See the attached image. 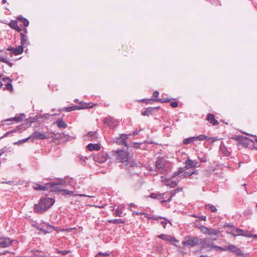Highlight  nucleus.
Instances as JSON below:
<instances>
[{
    "mask_svg": "<svg viewBox=\"0 0 257 257\" xmlns=\"http://www.w3.org/2000/svg\"><path fill=\"white\" fill-rule=\"evenodd\" d=\"M55 200L50 198L43 197L40 199L39 202L35 204L34 207L35 212L42 214L50 208L54 203Z\"/></svg>",
    "mask_w": 257,
    "mask_h": 257,
    "instance_id": "f257e3e1",
    "label": "nucleus"
},
{
    "mask_svg": "<svg viewBox=\"0 0 257 257\" xmlns=\"http://www.w3.org/2000/svg\"><path fill=\"white\" fill-rule=\"evenodd\" d=\"M112 155L118 163L127 162L126 165L134 167L136 164L128 159L129 154L127 152L123 150H118L112 152Z\"/></svg>",
    "mask_w": 257,
    "mask_h": 257,
    "instance_id": "f03ea898",
    "label": "nucleus"
},
{
    "mask_svg": "<svg viewBox=\"0 0 257 257\" xmlns=\"http://www.w3.org/2000/svg\"><path fill=\"white\" fill-rule=\"evenodd\" d=\"M228 233L233 236L241 235L248 237L257 238V235L251 233L250 231L238 228L234 226H231V230H230Z\"/></svg>",
    "mask_w": 257,
    "mask_h": 257,
    "instance_id": "7ed1b4c3",
    "label": "nucleus"
},
{
    "mask_svg": "<svg viewBox=\"0 0 257 257\" xmlns=\"http://www.w3.org/2000/svg\"><path fill=\"white\" fill-rule=\"evenodd\" d=\"M202 243V239L192 236H187L182 242L184 246L193 247Z\"/></svg>",
    "mask_w": 257,
    "mask_h": 257,
    "instance_id": "20e7f679",
    "label": "nucleus"
},
{
    "mask_svg": "<svg viewBox=\"0 0 257 257\" xmlns=\"http://www.w3.org/2000/svg\"><path fill=\"white\" fill-rule=\"evenodd\" d=\"M156 167L159 169L161 173H166L168 172L169 169V165L165 159L162 158H159L156 162Z\"/></svg>",
    "mask_w": 257,
    "mask_h": 257,
    "instance_id": "39448f33",
    "label": "nucleus"
},
{
    "mask_svg": "<svg viewBox=\"0 0 257 257\" xmlns=\"http://www.w3.org/2000/svg\"><path fill=\"white\" fill-rule=\"evenodd\" d=\"M107 154L105 152H100L93 157V160L98 163H103L105 162L107 159Z\"/></svg>",
    "mask_w": 257,
    "mask_h": 257,
    "instance_id": "423d86ee",
    "label": "nucleus"
},
{
    "mask_svg": "<svg viewBox=\"0 0 257 257\" xmlns=\"http://www.w3.org/2000/svg\"><path fill=\"white\" fill-rule=\"evenodd\" d=\"M158 237L163 239L165 241L171 242L174 245H176V243L179 242V240L170 235L161 234L158 236Z\"/></svg>",
    "mask_w": 257,
    "mask_h": 257,
    "instance_id": "0eeeda50",
    "label": "nucleus"
},
{
    "mask_svg": "<svg viewBox=\"0 0 257 257\" xmlns=\"http://www.w3.org/2000/svg\"><path fill=\"white\" fill-rule=\"evenodd\" d=\"M226 251L232 252L237 255H243V252L240 248L231 244L226 245Z\"/></svg>",
    "mask_w": 257,
    "mask_h": 257,
    "instance_id": "6e6552de",
    "label": "nucleus"
},
{
    "mask_svg": "<svg viewBox=\"0 0 257 257\" xmlns=\"http://www.w3.org/2000/svg\"><path fill=\"white\" fill-rule=\"evenodd\" d=\"M49 133H41L35 132L31 135L32 138L34 140H44L49 138Z\"/></svg>",
    "mask_w": 257,
    "mask_h": 257,
    "instance_id": "1a4fd4ad",
    "label": "nucleus"
},
{
    "mask_svg": "<svg viewBox=\"0 0 257 257\" xmlns=\"http://www.w3.org/2000/svg\"><path fill=\"white\" fill-rule=\"evenodd\" d=\"M103 122L108 126L112 127H116L118 124V121L115 119L110 116L105 118L103 120Z\"/></svg>",
    "mask_w": 257,
    "mask_h": 257,
    "instance_id": "9d476101",
    "label": "nucleus"
},
{
    "mask_svg": "<svg viewBox=\"0 0 257 257\" xmlns=\"http://www.w3.org/2000/svg\"><path fill=\"white\" fill-rule=\"evenodd\" d=\"M185 168H193L200 167V164L196 160L188 159L185 162Z\"/></svg>",
    "mask_w": 257,
    "mask_h": 257,
    "instance_id": "9b49d317",
    "label": "nucleus"
},
{
    "mask_svg": "<svg viewBox=\"0 0 257 257\" xmlns=\"http://www.w3.org/2000/svg\"><path fill=\"white\" fill-rule=\"evenodd\" d=\"M128 137L126 135L122 134L119 138L116 139V143L118 145H124L127 147L128 145L126 142V140Z\"/></svg>",
    "mask_w": 257,
    "mask_h": 257,
    "instance_id": "f8f14e48",
    "label": "nucleus"
},
{
    "mask_svg": "<svg viewBox=\"0 0 257 257\" xmlns=\"http://www.w3.org/2000/svg\"><path fill=\"white\" fill-rule=\"evenodd\" d=\"M2 240H0V247H7L12 245L13 240L11 239L8 237H2Z\"/></svg>",
    "mask_w": 257,
    "mask_h": 257,
    "instance_id": "ddd939ff",
    "label": "nucleus"
},
{
    "mask_svg": "<svg viewBox=\"0 0 257 257\" xmlns=\"http://www.w3.org/2000/svg\"><path fill=\"white\" fill-rule=\"evenodd\" d=\"M162 182L166 186H170L172 187H175L177 185L178 181H173L171 179H166L162 177Z\"/></svg>",
    "mask_w": 257,
    "mask_h": 257,
    "instance_id": "4468645a",
    "label": "nucleus"
},
{
    "mask_svg": "<svg viewBox=\"0 0 257 257\" xmlns=\"http://www.w3.org/2000/svg\"><path fill=\"white\" fill-rule=\"evenodd\" d=\"M206 119L213 125H216L219 124L218 120L215 118L213 114L208 113L207 115Z\"/></svg>",
    "mask_w": 257,
    "mask_h": 257,
    "instance_id": "2eb2a0df",
    "label": "nucleus"
},
{
    "mask_svg": "<svg viewBox=\"0 0 257 257\" xmlns=\"http://www.w3.org/2000/svg\"><path fill=\"white\" fill-rule=\"evenodd\" d=\"M61 182H59L58 183L55 184L53 182H51L47 184V185H49V187H51V190L54 192H62V190L58 186L60 184H61Z\"/></svg>",
    "mask_w": 257,
    "mask_h": 257,
    "instance_id": "dca6fc26",
    "label": "nucleus"
},
{
    "mask_svg": "<svg viewBox=\"0 0 257 257\" xmlns=\"http://www.w3.org/2000/svg\"><path fill=\"white\" fill-rule=\"evenodd\" d=\"M214 243L210 241L207 240L206 239H204L202 240V246L203 248L207 249L209 250H212V247Z\"/></svg>",
    "mask_w": 257,
    "mask_h": 257,
    "instance_id": "f3484780",
    "label": "nucleus"
},
{
    "mask_svg": "<svg viewBox=\"0 0 257 257\" xmlns=\"http://www.w3.org/2000/svg\"><path fill=\"white\" fill-rule=\"evenodd\" d=\"M182 188H178L175 190H172L170 192L171 195L170 196L169 198L167 200L161 201V203L171 201L172 198L175 195V194L178 193L179 192L181 191L182 190Z\"/></svg>",
    "mask_w": 257,
    "mask_h": 257,
    "instance_id": "a211bd4d",
    "label": "nucleus"
},
{
    "mask_svg": "<svg viewBox=\"0 0 257 257\" xmlns=\"http://www.w3.org/2000/svg\"><path fill=\"white\" fill-rule=\"evenodd\" d=\"M33 188L35 190L45 191L48 189L49 185H47V184L45 186H42L38 183H35L34 184Z\"/></svg>",
    "mask_w": 257,
    "mask_h": 257,
    "instance_id": "6ab92c4d",
    "label": "nucleus"
},
{
    "mask_svg": "<svg viewBox=\"0 0 257 257\" xmlns=\"http://www.w3.org/2000/svg\"><path fill=\"white\" fill-rule=\"evenodd\" d=\"M9 26L13 29L20 32L22 29L18 26V22L16 20H12L9 24Z\"/></svg>",
    "mask_w": 257,
    "mask_h": 257,
    "instance_id": "aec40b11",
    "label": "nucleus"
},
{
    "mask_svg": "<svg viewBox=\"0 0 257 257\" xmlns=\"http://www.w3.org/2000/svg\"><path fill=\"white\" fill-rule=\"evenodd\" d=\"M21 45L20 46H22V47L27 46L29 44V42L27 39V37L24 34L21 33Z\"/></svg>",
    "mask_w": 257,
    "mask_h": 257,
    "instance_id": "412c9836",
    "label": "nucleus"
},
{
    "mask_svg": "<svg viewBox=\"0 0 257 257\" xmlns=\"http://www.w3.org/2000/svg\"><path fill=\"white\" fill-rule=\"evenodd\" d=\"M44 225L45 226L46 228H44L43 226H42L40 228V230L44 232L45 233L51 232L54 229V226H51L47 223L45 224Z\"/></svg>",
    "mask_w": 257,
    "mask_h": 257,
    "instance_id": "4be33fe9",
    "label": "nucleus"
},
{
    "mask_svg": "<svg viewBox=\"0 0 257 257\" xmlns=\"http://www.w3.org/2000/svg\"><path fill=\"white\" fill-rule=\"evenodd\" d=\"M87 149L90 151H98L100 149V146L98 144H89L87 146Z\"/></svg>",
    "mask_w": 257,
    "mask_h": 257,
    "instance_id": "5701e85b",
    "label": "nucleus"
},
{
    "mask_svg": "<svg viewBox=\"0 0 257 257\" xmlns=\"http://www.w3.org/2000/svg\"><path fill=\"white\" fill-rule=\"evenodd\" d=\"M166 193H152L151 194V197L154 199H163L165 198V195H166Z\"/></svg>",
    "mask_w": 257,
    "mask_h": 257,
    "instance_id": "b1692460",
    "label": "nucleus"
},
{
    "mask_svg": "<svg viewBox=\"0 0 257 257\" xmlns=\"http://www.w3.org/2000/svg\"><path fill=\"white\" fill-rule=\"evenodd\" d=\"M124 210L123 205H119L115 210V215L116 216L122 217L123 216V211Z\"/></svg>",
    "mask_w": 257,
    "mask_h": 257,
    "instance_id": "393cba45",
    "label": "nucleus"
},
{
    "mask_svg": "<svg viewBox=\"0 0 257 257\" xmlns=\"http://www.w3.org/2000/svg\"><path fill=\"white\" fill-rule=\"evenodd\" d=\"M25 116V114L22 113V114H20L19 116H16L14 117L10 118L6 120V121L14 120L16 122H19V121H22V120L23 119V118Z\"/></svg>",
    "mask_w": 257,
    "mask_h": 257,
    "instance_id": "a878e982",
    "label": "nucleus"
},
{
    "mask_svg": "<svg viewBox=\"0 0 257 257\" xmlns=\"http://www.w3.org/2000/svg\"><path fill=\"white\" fill-rule=\"evenodd\" d=\"M220 233V231L219 229L209 228V230L208 231L207 235L211 236H218Z\"/></svg>",
    "mask_w": 257,
    "mask_h": 257,
    "instance_id": "bb28decb",
    "label": "nucleus"
},
{
    "mask_svg": "<svg viewBox=\"0 0 257 257\" xmlns=\"http://www.w3.org/2000/svg\"><path fill=\"white\" fill-rule=\"evenodd\" d=\"M24 51V48L22 46H19L18 47L14 48L13 54L15 55L21 54Z\"/></svg>",
    "mask_w": 257,
    "mask_h": 257,
    "instance_id": "cd10ccee",
    "label": "nucleus"
},
{
    "mask_svg": "<svg viewBox=\"0 0 257 257\" xmlns=\"http://www.w3.org/2000/svg\"><path fill=\"white\" fill-rule=\"evenodd\" d=\"M195 141H196L194 137H192L184 139L183 143L185 145H188L190 144H192Z\"/></svg>",
    "mask_w": 257,
    "mask_h": 257,
    "instance_id": "c85d7f7f",
    "label": "nucleus"
},
{
    "mask_svg": "<svg viewBox=\"0 0 257 257\" xmlns=\"http://www.w3.org/2000/svg\"><path fill=\"white\" fill-rule=\"evenodd\" d=\"M56 123L60 128H66L67 127V124L62 119H58L56 121Z\"/></svg>",
    "mask_w": 257,
    "mask_h": 257,
    "instance_id": "c756f323",
    "label": "nucleus"
},
{
    "mask_svg": "<svg viewBox=\"0 0 257 257\" xmlns=\"http://www.w3.org/2000/svg\"><path fill=\"white\" fill-rule=\"evenodd\" d=\"M18 20L23 23V25L25 27H27L29 25V21L26 19V18L23 17L22 16H20L18 18Z\"/></svg>",
    "mask_w": 257,
    "mask_h": 257,
    "instance_id": "7c9ffc66",
    "label": "nucleus"
},
{
    "mask_svg": "<svg viewBox=\"0 0 257 257\" xmlns=\"http://www.w3.org/2000/svg\"><path fill=\"white\" fill-rule=\"evenodd\" d=\"M212 250H214L215 251H226V245L224 246L223 247L219 246L213 244Z\"/></svg>",
    "mask_w": 257,
    "mask_h": 257,
    "instance_id": "2f4dec72",
    "label": "nucleus"
},
{
    "mask_svg": "<svg viewBox=\"0 0 257 257\" xmlns=\"http://www.w3.org/2000/svg\"><path fill=\"white\" fill-rule=\"evenodd\" d=\"M194 138L195 139L196 141H202L207 140L208 139V137L204 134L199 135L198 136L194 137Z\"/></svg>",
    "mask_w": 257,
    "mask_h": 257,
    "instance_id": "473e14b6",
    "label": "nucleus"
},
{
    "mask_svg": "<svg viewBox=\"0 0 257 257\" xmlns=\"http://www.w3.org/2000/svg\"><path fill=\"white\" fill-rule=\"evenodd\" d=\"M93 106V105L92 103H81L80 105V106H81V109L90 108H92Z\"/></svg>",
    "mask_w": 257,
    "mask_h": 257,
    "instance_id": "72a5a7b5",
    "label": "nucleus"
},
{
    "mask_svg": "<svg viewBox=\"0 0 257 257\" xmlns=\"http://www.w3.org/2000/svg\"><path fill=\"white\" fill-rule=\"evenodd\" d=\"M198 228L203 234L206 235H207L208 231L209 230V228L207 227L204 225L200 226L199 227H198Z\"/></svg>",
    "mask_w": 257,
    "mask_h": 257,
    "instance_id": "f704fd0d",
    "label": "nucleus"
},
{
    "mask_svg": "<svg viewBox=\"0 0 257 257\" xmlns=\"http://www.w3.org/2000/svg\"><path fill=\"white\" fill-rule=\"evenodd\" d=\"M21 129H22V126H18L17 127H16V128L14 129V130H12L7 133H6L4 135V137H7L9 134H11V133H14V132H16L17 131H21ZM21 132V131H20Z\"/></svg>",
    "mask_w": 257,
    "mask_h": 257,
    "instance_id": "c9c22d12",
    "label": "nucleus"
},
{
    "mask_svg": "<svg viewBox=\"0 0 257 257\" xmlns=\"http://www.w3.org/2000/svg\"><path fill=\"white\" fill-rule=\"evenodd\" d=\"M108 222L110 223L120 224L124 223V221L121 219H114L108 220Z\"/></svg>",
    "mask_w": 257,
    "mask_h": 257,
    "instance_id": "e433bc0d",
    "label": "nucleus"
},
{
    "mask_svg": "<svg viewBox=\"0 0 257 257\" xmlns=\"http://www.w3.org/2000/svg\"><path fill=\"white\" fill-rule=\"evenodd\" d=\"M153 108L148 107L142 112V114L144 116H148L152 111Z\"/></svg>",
    "mask_w": 257,
    "mask_h": 257,
    "instance_id": "4c0bfd02",
    "label": "nucleus"
},
{
    "mask_svg": "<svg viewBox=\"0 0 257 257\" xmlns=\"http://www.w3.org/2000/svg\"><path fill=\"white\" fill-rule=\"evenodd\" d=\"M205 206L206 208H209V209H210L212 212H215L217 211V209L216 208V207L212 204H206Z\"/></svg>",
    "mask_w": 257,
    "mask_h": 257,
    "instance_id": "58836bf2",
    "label": "nucleus"
},
{
    "mask_svg": "<svg viewBox=\"0 0 257 257\" xmlns=\"http://www.w3.org/2000/svg\"><path fill=\"white\" fill-rule=\"evenodd\" d=\"M193 174H194V172H185L183 174L181 175L180 177L182 179L184 178L189 177Z\"/></svg>",
    "mask_w": 257,
    "mask_h": 257,
    "instance_id": "ea45409f",
    "label": "nucleus"
},
{
    "mask_svg": "<svg viewBox=\"0 0 257 257\" xmlns=\"http://www.w3.org/2000/svg\"><path fill=\"white\" fill-rule=\"evenodd\" d=\"M96 132H90L86 135L87 137H91L90 141H93V139L95 138L96 136Z\"/></svg>",
    "mask_w": 257,
    "mask_h": 257,
    "instance_id": "a19ab883",
    "label": "nucleus"
},
{
    "mask_svg": "<svg viewBox=\"0 0 257 257\" xmlns=\"http://www.w3.org/2000/svg\"><path fill=\"white\" fill-rule=\"evenodd\" d=\"M35 255L38 257H47V254L45 252L39 250L36 251Z\"/></svg>",
    "mask_w": 257,
    "mask_h": 257,
    "instance_id": "79ce46f5",
    "label": "nucleus"
},
{
    "mask_svg": "<svg viewBox=\"0 0 257 257\" xmlns=\"http://www.w3.org/2000/svg\"><path fill=\"white\" fill-rule=\"evenodd\" d=\"M62 192L65 194V195H73L74 192L72 191H69L67 189H62Z\"/></svg>",
    "mask_w": 257,
    "mask_h": 257,
    "instance_id": "37998d69",
    "label": "nucleus"
},
{
    "mask_svg": "<svg viewBox=\"0 0 257 257\" xmlns=\"http://www.w3.org/2000/svg\"><path fill=\"white\" fill-rule=\"evenodd\" d=\"M6 87L7 89L10 91L11 92H12L13 91V87L12 84V82L7 83V84L6 85Z\"/></svg>",
    "mask_w": 257,
    "mask_h": 257,
    "instance_id": "c03bdc74",
    "label": "nucleus"
},
{
    "mask_svg": "<svg viewBox=\"0 0 257 257\" xmlns=\"http://www.w3.org/2000/svg\"><path fill=\"white\" fill-rule=\"evenodd\" d=\"M9 151V148L7 147H5L2 149L0 150V156H1L3 154Z\"/></svg>",
    "mask_w": 257,
    "mask_h": 257,
    "instance_id": "a18cd8bd",
    "label": "nucleus"
},
{
    "mask_svg": "<svg viewBox=\"0 0 257 257\" xmlns=\"http://www.w3.org/2000/svg\"><path fill=\"white\" fill-rule=\"evenodd\" d=\"M57 252L60 253L62 254V255H66L67 253L70 252V251L69 250H62V251L58 250Z\"/></svg>",
    "mask_w": 257,
    "mask_h": 257,
    "instance_id": "49530a36",
    "label": "nucleus"
},
{
    "mask_svg": "<svg viewBox=\"0 0 257 257\" xmlns=\"http://www.w3.org/2000/svg\"><path fill=\"white\" fill-rule=\"evenodd\" d=\"M3 81L7 83L12 81V79L10 77H4L3 78Z\"/></svg>",
    "mask_w": 257,
    "mask_h": 257,
    "instance_id": "de8ad7c7",
    "label": "nucleus"
},
{
    "mask_svg": "<svg viewBox=\"0 0 257 257\" xmlns=\"http://www.w3.org/2000/svg\"><path fill=\"white\" fill-rule=\"evenodd\" d=\"M156 101H159L160 102H167L170 101V100L168 98H166L165 99H163L162 98H158L156 100Z\"/></svg>",
    "mask_w": 257,
    "mask_h": 257,
    "instance_id": "09e8293b",
    "label": "nucleus"
},
{
    "mask_svg": "<svg viewBox=\"0 0 257 257\" xmlns=\"http://www.w3.org/2000/svg\"><path fill=\"white\" fill-rule=\"evenodd\" d=\"M170 105H171V107H172L173 108H175V107H177L178 106V103L177 101H173V102H171Z\"/></svg>",
    "mask_w": 257,
    "mask_h": 257,
    "instance_id": "8fccbe9b",
    "label": "nucleus"
},
{
    "mask_svg": "<svg viewBox=\"0 0 257 257\" xmlns=\"http://www.w3.org/2000/svg\"><path fill=\"white\" fill-rule=\"evenodd\" d=\"M63 110L67 112H70V111H71L73 110V108H72V106L66 107H64L63 108Z\"/></svg>",
    "mask_w": 257,
    "mask_h": 257,
    "instance_id": "3c124183",
    "label": "nucleus"
},
{
    "mask_svg": "<svg viewBox=\"0 0 257 257\" xmlns=\"http://www.w3.org/2000/svg\"><path fill=\"white\" fill-rule=\"evenodd\" d=\"M86 159H87V157H85L83 156L79 157L80 161L82 164H83L85 162V160Z\"/></svg>",
    "mask_w": 257,
    "mask_h": 257,
    "instance_id": "603ef678",
    "label": "nucleus"
},
{
    "mask_svg": "<svg viewBox=\"0 0 257 257\" xmlns=\"http://www.w3.org/2000/svg\"><path fill=\"white\" fill-rule=\"evenodd\" d=\"M187 168H185V167L184 168H181L180 167L178 169V170L177 171L179 174L183 173Z\"/></svg>",
    "mask_w": 257,
    "mask_h": 257,
    "instance_id": "864d4df0",
    "label": "nucleus"
},
{
    "mask_svg": "<svg viewBox=\"0 0 257 257\" xmlns=\"http://www.w3.org/2000/svg\"><path fill=\"white\" fill-rule=\"evenodd\" d=\"M15 48H13L11 46L8 47L7 48V50L8 51H11L12 52L11 53H10L9 54L11 56H12V54H13V51H14V49Z\"/></svg>",
    "mask_w": 257,
    "mask_h": 257,
    "instance_id": "5fc2aeb1",
    "label": "nucleus"
},
{
    "mask_svg": "<svg viewBox=\"0 0 257 257\" xmlns=\"http://www.w3.org/2000/svg\"><path fill=\"white\" fill-rule=\"evenodd\" d=\"M169 222V221L167 220H164V221H162L161 222V224H162V225H163L164 228H166V225L167 224V223Z\"/></svg>",
    "mask_w": 257,
    "mask_h": 257,
    "instance_id": "6e6d98bb",
    "label": "nucleus"
},
{
    "mask_svg": "<svg viewBox=\"0 0 257 257\" xmlns=\"http://www.w3.org/2000/svg\"><path fill=\"white\" fill-rule=\"evenodd\" d=\"M199 159L201 162H206L207 161V159L206 156L199 157Z\"/></svg>",
    "mask_w": 257,
    "mask_h": 257,
    "instance_id": "4d7b16f0",
    "label": "nucleus"
},
{
    "mask_svg": "<svg viewBox=\"0 0 257 257\" xmlns=\"http://www.w3.org/2000/svg\"><path fill=\"white\" fill-rule=\"evenodd\" d=\"M159 95V91H158L157 90H155V91H154L153 92V96L155 97V98H157L158 97Z\"/></svg>",
    "mask_w": 257,
    "mask_h": 257,
    "instance_id": "13d9d810",
    "label": "nucleus"
},
{
    "mask_svg": "<svg viewBox=\"0 0 257 257\" xmlns=\"http://www.w3.org/2000/svg\"><path fill=\"white\" fill-rule=\"evenodd\" d=\"M110 254V252H99L98 254V255H104V256H108Z\"/></svg>",
    "mask_w": 257,
    "mask_h": 257,
    "instance_id": "bf43d9fd",
    "label": "nucleus"
},
{
    "mask_svg": "<svg viewBox=\"0 0 257 257\" xmlns=\"http://www.w3.org/2000/svg\"><path fill=\"white\" fill-rule=\"evenodd\" d=\"M72 106L73 108V110L81 109V106H80V105H75V106Z\"/></svg>",
    "mask_w": 257,
    "mask_h": 257,
    "instance_id": "052dcab7",
    "label": "nucleus"
},
{
    "mask_svg": "<svg viewBox=\"0 0 257 257\" xmlns=\"http://www.w3.org/2000/svg\"><path fill=\"white\" fill-rule=\"evenodd\" d=\"M4 63H7L10 67H12L13 63L12 62H10L7 58H6V61L4 62Z\"/></svg>",
    "mask_w": 257,
    "mask_h": 257,
    "instance_id": "680f3d73",
    "label": "nucleus"
},
{
    "mask_svg": "<svg viewBox=\"0 0 257 257\" xmlns=\"http://www.w3.org/2000/svg\"><path fill=\"white\" fill-rule=\"evenodd\" d=\"M30 139H32V136L31 135L28 138H26V139H22V140H21V141H22L23 142V143H25L26 142H27L29 140H30Z\"/></svg>",
    "mask_w": 257,
    "mask_h": 257,
    "instance_id": "e2e57ef3",
    "label": "nucleus"
},
{
    "mask_svg": "<svg viewBox=\"0 0 257 257\" xmlns=\"http://www.w3.org/2000/svg\"><path fill=\"white\" fill-rule=\"evenodd\" d=\"M61 137L62 138H65V137H68V138H66V140H68V141H70V139H69L70 138H71V137H69L68 136H66V135H65V134L63 133L61 135Z\"/></svg>",
    "mask_w": 257,
    "mask_h": 257,
    "instance_id": "0e129e2a",
    "label": "nucleus"
},
{
    "mask_svg": "<svg viewBox=\"0 0 257 257\" xmlns=\"http://www.w3.org/2000/svg\"><path fill=\"white\" fill-rule=\"evenodd\" d=\"M208 140H210L211 141V142H214L216 140H218V139L216 137H212V138H208Z\"/></svg>",
    "mask_w": 257,
    "mask_h": 257,
    "instance_id": "69168bd1",
    "label": "nucleus"
},
{
    "mask_svg": "<svg viewBox=\"0 0 257 257\" xmlns=\"http://www.w3.org/2000/svg\"><path fill=\"white\" fill-rule=\"evenodd\" d=\"M198 218L200 220L205 221L206 219V217L205 216H204V215H202L201 216H199Z\"/></svg>",
    "mask_w": 257,
    "mask_h": 257,
    "instance_id": "338daca9",
    "label": "nucleus"
},
{
    "mask_svg": "<svg viewBox=\"0 0 257 257\" xmlns=\"http://www.w3.org/2000/svg\"><path fill=\"white\" fill-rule=\"evenodd\" d=\"M140 144L139 143H133V147L136 148H139L140 147Z\"/></svg>",
    "mask_w": 257,
    "mask_h": 257,
    "instance_id": "774afa93",
    "label": "nucleus"
}]
</instances>
